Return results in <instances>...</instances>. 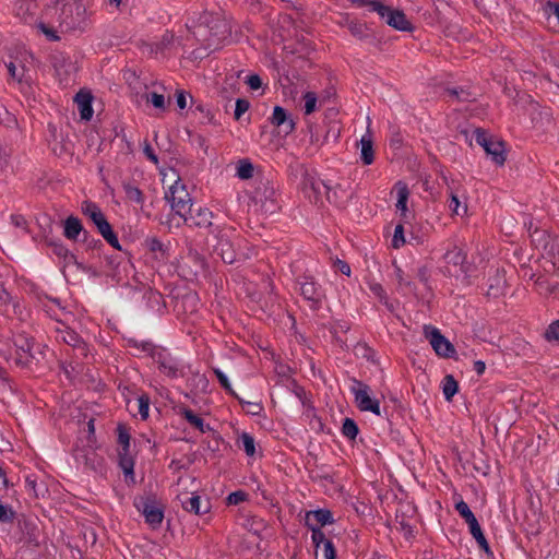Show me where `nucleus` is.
<instances>
[{"instance_id": "9b49d317", "label": "nucleus", "mask_w": 559, "mask_h": 559, "mask_svg": "<svg viewBox=\"0 0 559 559\" xmlns=\"http://www.w3.org/2000/svg\"><path fill=\"white\" fill-rule=\"evenodd\" d=\"M373 12H377L380 17L385 20V23L401 32H412L413 25L407 20L405 13L399 9L385 5L382 2H372Z\"/></svg>"}, {"instance_id": "b1692460", "label": "nucleus", "mask_w": 559, "mask_h": 559, "mask_svg": "<svg viewBox=\"0 0 559 559\" xmlns=\"http://www.w3.org/2000/svg\"><path fill=\"white\" fill-rule=\"evenodd\" d=\"M360 159L364 165H371L374 162L373 141L369 132L360 139Z\"/></svg>"}, {"instance_id": "13d9d810", "label": "nucleus", "mask_w": 559, "mask_h": 559, "mask_svg": "<svg viewBox=\"0 0 559 559\" xmlns=\"http://www.w3.org/2000/svg\"><path fill=\"white\" fill-rule=\"evenodd\" d=\"M250 103L245 98H238L236 100V107L234 111V116L236 120H239L240 117L249 109Z\"/></svg>"}, {"instance_id": "f3484780", "label": "nucleus", "mask_w": 559, "mask_h": 559, "mask_svg": "<svg viewBox=\"0 0 559 559\" xmlns=\"http://www.w3.org/2000/svg\"><path fill=\"white\" fill-rule=\"evenodd\" d=\"M346 26L349 33L361 41L376 45L377 38L373 32L368 27L365 22L358 20H347Z\"/></svg>"}, {"instance_id": "4d7b16f0", "label": "nucleus", "mask_w": 559, "mask_h": 559, "mask_svg": "<svg viewBox=\"0 0 559 559\" xmlns=\"http://www.w3.org/2000/svg\"><path fill=\"white\" fill-rule=\"evenodd\" d=\"M545 338L547 341L559 342V320L554 321L552 323L549 324V326L545 331Z\"/></svg>"}, {"instance_id": "4468645a", "label": "nucleus", "mask_w": 559, "mask_h": 559, "mask_svg": "<svg viewBox=\"0 0 559 559\" xmlns=\"http://www.w3.org/2000/svg\"><path fill=\"white\" fill-rule=\"evenodd\" d=\"M252 200L255 204H260V209L264 213H274L277 207L275 190L269 182L255 188Z\"/></svg>"}, {"instance_id": "49530a36", "label": "nucleus", "mask_w": 559, "mask_h": 559, "mask_svg": "<svg viewBox=\"0 0 559 559\" xmlns=\"http://www.w3.org/2000/svg\"><path fill=\"white\" fill-rule=\"evenodd\" d=\"M450 197L451 198L449 201V209L452 212V214L461 215V216L466 214L467 206L466 205L461 206V202H460L459 198L453 192H451Z\"/></svg>"}, {"instance_id": "cd10ccee", "label": "nucleus", "mask_w": 559, "mask_h": 559, "mask_svg": "<svg viewBox=\"0 0 559 559\" xmlns=\"http://www.w3.org/2000/svg\"><path fill=\"white\" fill-rule=\"evenodd\" d=\"M180 414L191 426H193L200 432L204 433L211 429L210 426L205 425L204 420L199 415L194 414L192 409L185 407L180 411Z\"/></svg>"}, {"instance_id": "f257e3e1", "label": "nucleus", "mask_w": 559, "mask_h": 559, "mask_svg": "<svg viewBox=\"0 0 559 559\" xmlns=\"http://www.w3.org/2000/svg\"><path fill=\"white\" fill-rule=\"evenodd\" d=\"M229 23L218 13L204 12L192 35L202 43L205 50L215 51L230 37Z\"/></svg>"}, {"instance_id": "338daca9", "label": "nucleus", "mask_w": 559, "mask_h": 559, "mask_svg": "<svg viewBox=\"0 0 559 559\" xmlns=\"http://www.w3.org/2000/svg\"><path fill=\"white\" fill-rule=\"evenodd\" d=\"M11 223L17 227V228H27V221L26 218L21 214H12L11 215Z\"/></svg>"}, {"instance_id": "e2e57ef3", "label": "nucleus", "mask_w": 559, "mask_h": 559, "mask_svg": "<svg viewBox=\"0 0 559 559\" xmlns=\"http://www.w3.org/2000/svg\"><path fill=\"white\" fill-rule=\"evenodd\" d=\"M416 276L429 290L431 289L429 286L430 274L427 266L418 267Z\"/></svg>"}, {"instance_id": "6e6552de", "label": "nucleus", "mask_w": 559, "mask_h": 559, "mask_svg": "<svg viewBox=\"0 0 559 559\" xmlns=\"http://www.w3.org/2000/svg\"><path fill=\"white\" fill-rule=\"evenodd\" d=\"M55 340L73 348L75 355L81 358L87 357L88 345L85 341L71 328L61 321H57L52 328Z\"/></svg>"}, {"instance_id": "37998d69", "label": "nucleus", "mask_w": 559, "mask_h": 559, "mask_svg": "<svg viewBox=\"0 0 559 559\" xmlns=\"http://www.w3.org/2000/svg\"><path fill=\"white\" fill-rule=\"evenodd\" d=\"M118 443L121 445L119 451H130V433L123 425H118Z\"/></svg>"}, {"instance_id": "774afa93", "label": "nucleus", "mask_w": 559, "mask_h": 559, "mask_svg": "<svg viewBox=\"0 0 559 559\" xmlns=\"http://www.w3.org/2000/svg\"><path fill=\"white\" fill-rule=\"evenodd\" d=\"M246 83L251 90H258L262 86V80L258 74H251L247 78Z\"/></svg>"}, {"instance_id": "7ed1b4c3", "label": "nucleus", "mask_w": 559, "mask_h": 559, "mask_svg": "<svg viewBox=\"0 0 559 559\" xmlns=\"http://www.w3.org/2000/svg\"><path fill=\"white\" fill-rule=\"evenodd\" d=\"M82 213L88 217L96 226L103 238L116 250H121V246L117 234L112 230L111 225L107 221L100 207L93 201H83L81 204Z\"/></svg>"}, {"instance_id": "6ab92c4d", "label": "nucleus", "mask_w": 559, "mask_h": 559, "mask_svg": "<svg viewBox=\"0 0 559 559\" xmlns=\"http://www.w3.org/2000/svg\"><path fill=\"white\" fill-rule=\"evenodd\" d=\"M93 95L90 91L81 90L76 93L74 97V102L78 105V109L80 111L81 119L83 120H91L94 114L92 103H93Z\"/></svg>"}, {"instance_id": "8fccbe9b", "label": "nucleus", "mask_w": 559, "mask_h": 559, "mask_svg": "<svg viewBox=\"0 0 559 559\" xmlns=\"http://www.w3.org/2000/svg\"><path fill=\"white\" fill-rule=\"evenodd\" d=\"M310 531H311V539H312V543L316 547V549L318 550L320 548L321 545H324L326 540H329L326 537H325V534L323 533V531L319 527H312V526H307Z\"/></svg>"}, {"instance_id": "a211bd4d", "label": "nucleus", "mask_w": 559, "mask_h": 559, "mask_svg": "<svg viewBox=\"0 0 559 559\" xmlns=\"http://www.w3.org/2000/svg\"><path fill=\"white\" fill-rule=\"evenodd\" d=\"M334 522L333 514L328 509H318L306 513V526L319 527Z\"/></svg>"}, {"instance_id": "c85d7f7f", "label": "nucleus", "mask_w": 559, "mask_h": 559, "mask_svg": "<svg viewBox=\"0 0 559 559\" xmlns=\"http://www.w3.org/2000/svg\"><path fill=\"white\" fill-rule=\"evenodd\" d=\"M395 188L397 190V201L395 206L399 211L405 214V212L407 211V200L409 197L408 187L406 183L397 181Z\"/></svg>"}, {"instance_id": "a18cd8bd", "label": "nucleus", "mask_w": 559, "mask_h": 559, "mask_svg": "<svg viewBox=\"0 0 559 559\" xmlns=\"http://www.w3.org/2000/svg\"><path fill=\"white\" fill-rule=\"evenodd\" d=\"M146 102H150L152 103V105L157 108V109H160V110H165L166 109V100H165V97L163 94H157L155 92H152V93H147L144 95Z\"/></svg>"}, {"instance_id": "5fc2aeb1", "label": "nucleus", "mask_w": 559, "mask_h": 559, "mask_svg": "<svg viewBox=\"0 0 559 559\" xmlns=\"http://www.w3.org/2000/svg\"><path fill=\"white\" fill-rule=\"evenodd\" d=\"M370 290L373 293L374 296H377L379 298V300L381 302H383L390 310H392V306L389 305V300H388V296H386V293L384 290V288L382 287L381 284L379 283H374V284H371L370 285Z\"/></svg>"}, {"instance_id": "052dcab7", "label": "nucleus", "mask_w": 559, "mask_h": 559, "mask_svg": "<svg viewBox=\"0 0 559 559\" xmlns=\"http://www.w3.org/2000/svg\"><path fill=\"white\" fill-rule=\"evenodd\" d=\"M37 28H38L43 34H45V35H46V37H47L49 40L57 41V40H59V39H60V37L57 35V32H56L53 28H51V27L47 26L44 22H39V23L37 24Z\"/></svg>"}, {"instance_id": "412c9836", "label": "nucleus", "mask_w": 559, "mask_h": 559, "mask_svg": "<svg viewBox=\"0 0 559 559\" xmlns=\"http://www.w3.org/2000/svg\"><path fill=\"white\" fill-rule=\"evenodd\" d=\"M215 252L225 263L231 264L237 261V253L234 249V245L227 237L221 236L218 238L215 246Z\"/></svg>"}, {"instance_id": "bf43d9fd", "label": "nucleus", "mask_w": 559, "mask_h": 559, "mask_svg": "<svg viewBox=\"0 0 559 559\" xmlns=\"http://www.w3.org/2000/svg\"><path fill=\"white\" fill-rule=\"evenodd\" d=\"M25 486L26 489L32 492L35 497H38L40 493V488L38 487L37 480L34 475H27L25 477Z\"/></svg>"}, {"instance_id": "0eeeda50", "label": "nucleus", "mask_w": 559, "mask_h": 559, "mask_svg": "<svg viewBox=\"0 0 559 559\" xmlns=\"http://www.w3.org/2000/svg\"><path fill=\"white\" fill-rule=\"evenodd\" d=\"M153 361L159 372L169 379L183 378L187 374V366L165 348L153 353Z\"/></svg>"}, {"instance_id": "a19ab883", "label": "nucleus", "mask_w": 559, "mask_h": 559, "mask_svg": "<svg viewBox=\"0 0 559 559\" xmlns=\"http://www.w3.org/2000/svg\"><path fill=\"white\" fill-rule=\"evenodd\" d=\"M213 372L216 376L221 386L230 395L235 396L240 403H242V400L236 394V392L233 390L231 384L227 378V376L219 369V368H213Z\"/></svg>"}, {"instance_id": "20e7f679", "label": "nucleus", "mask_w": 559, "mask_h": 559, "mask_svg": "<svg viewBox=\"0 0 559 559\" xmlns=\"http://www.w3.org/2000/svg\"><path fill=\"white\" fill-rule=\"evenodd\" d=\"M134 508L144 516L145 523L153 530L160 527L165 507L157 499L155 493L147 492L142 496H136L133 500Z\"/></svg>"}, {"instance_id": "680f3d73", "label": "nucleus", "mask_w": 559, "mask_h": 559, "mask_svg": "<svg viewBox=\"0 0 559 559\" xmlns=\"http://www.w3.org/2000/svg\"><path fill=\"white\" fill-rule=\"evenodd\" d=\"M247 499V493L242 490H237L228 495L227 502L228 504H239L240 502Z\"/></svg>"}, {"instance_id": "f03ea898", "label": "nucleus", "mask_w": 559, "mask_h": 559, "mask_svg": "<svg viewBox=\"0 0 559 559\" xmlns=\"http://www.w3.org/2000/svg\"><path fill=\"white\" fill-rule=\"evenodd\" d=\"M35 341L26 333H14L5 342H0V356L21 369H31L38 361L34 352Z\"/></svg>"}, {"instance_id": "7c9ffc66", "label": "nucleus", "mask_w": 559, "mask_h": 559, "mask_svg": "<svg viewBox=\"0 0 559 559\" xmlns=\"http://www.w3.org/2000/svg\"><path fill=\"white\" fill-rule=\"evenodd\" d=\"M254 167L249 158H242L237 162L236 176L242 180L253 177Z\"/></svg>"}, {"instance_id": "864d4df0", "label": "nucleus", "mask_w": 559, "mask_h": 559, "mask_svg": "<svg viewBox=\"0 0 559 559\" xmlns=\"http://www.w3.org/2000/svg\"><path fill=\"white\" fill-rule=\"evenodd\" d=\"M404 245H405L404 227L402 224H397L395 226L393 238H392V247L394 249H399Z\"/></svg>"}, {"instance_id": "ea45409f", "label": "nucleus", "mask_w": 559, "mask_h": 559, "mask_svg": "<svg viewBox=\"0 0 559 559\" xmlns=\"http://www.w3.org/2000/svg\"><path fill=\"white\" fill-rule=\"evenodd\" d=\"M359 432L358 425L356 421L349 417H346L343 420L342 425V433L344 437L348 438L349 440H354Z\"/></svg>"}, {"instance_id": "58836bf2", "label": "nucleus", "mask_w": 559, "mask_h": 559, "mask_svg": "<svg viewBox=\"0 0 559 559\" xmlns=\"http://www.w3.org/2000/svg\"><path fill=\"white\" fill-rule=\"evenodd\" d=\"M455 510L459 512V514L465 520V522L468 524V527L473 526L474 524L478 523L476 516L471 511L468 504L461 500L455 504Z\"/></svg>"}, {"instance_id": "f8f14e48", "label": "nucleus", "mask_w": 559, "mask_h": 559, "mask_svg": "<svg viewBox=\"0 0 559 559\" xmlns=\"http://www.w3.org/2000/svg\"><path fill=\"white\" fill-rule=\"evenodd\" d=\"M425 335L429 338L430 345L437 356L441 358H455L456 349L454 345L442 335L437 328L426 325Z\"/></svg>"}, {"instance_id": "79ce46f5", "label": "nucleus", "mask_w": 559, "mask_h": 559, "mask_svg": "<svg viewBox=\"0 0 559 559\" xmlns=\"http://www.w3.org/2000/svg\"><path fill=\"white\" fill-rule=\"evenodd\" d=\"M239 441L241 442L242 449L246 452L248 456H253L255 453V442L251 435L248 432H242V435L239 438Z\"/></svg>"}, {"instance_id": "bb28decb", "label": "nucleus", "mask_w": 559, "mask_h": 559, "mask_svg": "<svg viewBox=\"0 0 559 559\" xmlns=\"http://www.w3.org/2000/svg\"><path fill=\"white\" fill-rule=\"evenodd\" d=\"M181 506L186 511L194 514H204L209 511V503L203 510L201 509V498L198 495L186 497L181 500Z\"/></svg>"}, {"instance_id": "0e129e2a", "label": "nucleus", "mask_w": 559, "mask_h": 559, "mask_svg": "<svg viewBox=\"0 0 559 559\" xmlns=\"http://www.w3.org/2000/svg\"><path fill=\"white\" fill-rule=\"evenodd\" d=\"M324 559H335L336 550L332 540H326L322 548Z\"/></svg>"}, {"instance_id": "f704fd0d", "label": "nucleus", "mask_w": 559, "mask_h": 559, "mask_svg": "<svg viewBox=\"0 0 559 559\" xmlns=\"http://www.w3.org/2000/svg\"><path fill=\"white\" fill-rule=\"evenodd\" d=\"M394 273L397 280L399 288L404 292L415 294L416 285L408 277L405 276L404 271L396 264H394Z\"/></svg>"}, {"instance_id": "4c0bfd02", "label": "nucleus", "mask_w": 559, "mask_h": 559, "mask_svg": "<svg viewBox=\"0 0 559 559\" xmlns=\"http://www.w3.org/2000/svg\"><path fill=\"white\" fill-rule=\"evenodd\" d=\"M128 346L130 348H134L141 353H147L153 358V353L157 352L159 348H156V346L151 341H138L135 338H129L128 340Z\"/></svg>"}, {"instance_id": "72a5a7b5", "label": "nucleus", "mask_w": 559, "mask_h": 559, "mask_svg": "<svg viewBox=\"0 0 559 559\" xmlns=\"http://www.w3.org/2000/svg\"><path fill=\"white\" fill-rule=\"evenodd\" d=\"M459 390V383L452 374H447L442 381V393L447 401H451Z\"/></svg>"}, {"instance_id": "603ef678", "label": "nucleus", "mask_w": 559, "mask_h": 559, "mask_svg": "<svg viewBox=\"0 0 559 559\" xmlns=\"http://www.w3.org/2000/svg\"><path fill=\"white\" fill-rule=\"evenodd\" d=\"M82 242L86 246V249L91 250H99L104 247L100 239H96L91 236V234L86 230L82 237Z\"/></svg>"}, {"instance_id": "6e6d98bb", "label": "nucleus", "mask_w": 559, "mask_h": 559, "mask_svg": "<svg viewBox=\"0 0 559 559\" xmlns=\"http://www.w3.org/2000/svg\"><path fill=\"white\" fill-rule=\"evenodd\" d=\"M139 402V413L142 419H146L148 417L150 409V397L146 394H142L138 399Z\"/></svg>"}, {"instance_id": "c03bdc74", "label": "nucleus", "mask_w": 559, "mask_h": 559, "mask_svg": "<svg viewBox=\"0 0 559 559\" xmlns=\"http://www.w3.org/2000/svg\"><path fill=\"white\" fill-rule=\"evenodd\" d=\"M198 296L195 294H186L177 300V307L180 305L186 310V306L190 307V312H194L198 306Z\"/></svg>"}, {"instance_id": "9d476101", "label": "nucleus", "mask_w": 559, "mask_h": 559, "mask_svg": "<svg viewBox=\"0 0 559 559\" xmlns=\"http://www.w3.org/2000/svg\"><path fill=\"white\" fill-rule=\"evenodd\" d=\"M354 385L350 388L355 397V403L361 412H370L377 416H381L380 402L371 397V389L368 384L357 379L353 380Z\"/></svg>"}, {"instance_id": "ddd939ff", "label": "nucleus", "mask_w": 559, "mask_h": 559, "mask_svg": "<svg viewBox=\"0 0 559 559\" xmlns=\"http://www.w3.org/2000/svg\"><path fill=\"white\" fill-rule=\"evenodd\" d=\"M298 285L301 296L311 302L312 309H318L324 297V292L320 284H318L312 276L304 275L298 280Z\"/></svg>"}, {"instance_id": "3c124183", "label": "nucleus", "mask_w": 559, "mask_h": 559, "mask_svg": "<svg viewBox=\"0 0 559 559\" xmlns=\"http://www.w3.org/2000/svg\"><path fill=\"white\" fill-rule=\"evenodd\" d=\"M490 281L492 282L489 284L488 295L497 297L502 294L504 280L497 274L493 278H490Z\"/></svg>"}, {"instance_id": "2eb2a0df", "label": "nucleus", "mask_w": 559, "mask_h": 559, "mask_svg": "<svg viewBox=\"0 0 559 559\" xmlns=\"http://www.w3.org/2000/svg\"><path fill=\"white\" fill-rule=\"evenodd\" d=\"M213 214L207 207L200 206L194 210L193 206L189 214H186L181 218L185 225L192 228H207L212 225Z\"/></svg>"}, {"instance_id": "5701e85b", "label": "nucleus", "mask_w": 559, "mask_h": 559, "mask_svg": "<svg viewBox=\"0 0 559 559\" xmlns=\"http://www.w3.org/2000/svg\"><path fill=\"white\" fill-rule=\"evenodd\" d=\"M86 231L83 228L82 222L75 216H69L63 223V235L69 240H78L80 235Z\"/></svg>"}, {"instance_id": "39448f33", "label": "nucleus", "mask_w": 559, "mask_h": 559, "mask_svg": "<svg viewBox=\"0 0 559 559\" xmlns=\"http://www.w3.org/2000/svg\"><path fill=\"white\" fill-rule=\"evenodd\" d=\"M531 241L536 249L543 250V255L551 263L552 271L559 274V239L548 230L535 227L531 233Z\"/></svg>"}, {"instance_id": "c756f323", "label": "nucleus", "mask_w": 559, "mask_h": 559, "mask_svg": "<svg viewBox=\"0 0 559 559\" xmlns=\"http://www.w3.org/2000/svg\"><path fill=\"white\" fill-rule=\"evenodd\" d=\"M242 525L254 535H260L266 528L265 521L255 515L246 518Z\"/></svg>"}, {"instance_id": "4be33fe9", "label": "nucleus", "mask_w": 559, "mask_h": 559, "mask_svg": "<svg viewBox=\"0 0 559 559\" xmlns=\"http://www.w3.org/2000/svg\"><path fill=\"white\" fill-rule=\"evenodd\" d=\"M118 464L124 474L126 481L128 484H134V460L130 451H118Z\"/></svg>"}, {"instance_id": "de8ad7c7", "label": "nucleus", "mask_w": 559, "mask_h": 559, "mask_svg": "<svg viewBox=\"0 0 559 559\" xmlns=\"http://www.w3.org/2000/svg\"><path fill=\"white\" fill-rule=\"evenodd\" d=\"M305 100V115H310L316 110L317 94L314 92H306L302 96Z\"/></svg>"}, {"instance_id": "dca6fc26", "label": "nucleus", "mask_w": 559, "mask_h": 559, "mask_svg": "<svg viewBox=\"0 0 559 559\" xmlns=\"http://www.w3.org/2000/svg\"><path fill=\"white\" fill-rule=\"evenodd\" d=\"M307 132L309 134V142L311 147L318 151L321 146H323L330 136H333L336 140L340 136V129L330 128L324 135L321 134V129L313 122H307Z\"/></svg>"}, {"instance_id": "e433bc0d", "label": "nucleus", "mask_w": 559, "mask_h": 559, "mask_svg": "<svg viewBox=\"0 0 559 559\" xmlns=\"http://www.w3.org/2000/svg\"><path fill=\"white\" fill-rule=\"evenodd\" d=\"M122 189H123L128 200H130L131 202H134L136 204H143L144 194L136 186H134L130 182H123Z\"/></svg>"}, {"instance_id": "aec40b11", "label": "nucleus", "mask_w": 559, "mask_h": 559, "mask_svg": "<svg viewBox=\"0 0 559 559\" xmlns=\"http://www.w3.org/2000/svg\"><path fill=\"white\" fill-rule=\"evenodd\" d=\"M270 121L275 127H283L284 132L286 134L292 133L296 129V123H295L294 119L281 106L274 107L273 115H272Z\"/></svg>"}, {"instance_id": "1a4fd4ad", "label": "nucleus", "mask_w": 559, "mask_h": 559, "mask_svg": "<svg viewBox=\"0 0 559 559\" xmlns=\"http://www.w3.org/2000/svg\"><path fill=\"white\" fill-rule=\"evenodd\" d=\"M475 142L480 145L487 155L499 166L507 159L504 142L490 135L484 129L477 128L474 131Z\"/></svg>"}, {"instance_id": "473e14b6", "label": "nucleus", "mask_w": 559, "mask_h": 559, "mask_svg": "<svg viewBox=\"0 0 559 559\" xmlns=\"http://www.w3.org/2000/svg\"><path fill=\"white\" fill-rule=\"evenodd\" d=\"M83 451H78L75 454V459L78 461H83V463L90 467L91 469H96L97 466L102 464L103 459L99 457L93 450L87 451L82 454Z\"/></svg>"}, {"instance_id": "393cba45", "label": "nucleus", "mask_w": 559, "mask_h": 559, "mask_svg": "<svg viewBox=\"0 0 559 559\" xmlns=\"http://www.w3.org/2000/svg\"><path fill=\"white\" fill-rule=\"evenodd\" d=\"M144 246L152 253L155 254V258L165 261L168 259V246L162 242L157 237H147L144 240Z\"/></svg>"}, {"instance_id": "c9c22d12", "label": "nucleus", "mask_w": 559, "mask_h": 559, "mask_svg": "<svg viewBox=\"0 0 559 559\" xmlns=\"http://www.w3.org/2000/svg\"><path fill=\"white\" fill-rule=\"evenodd\" d=\"M469 532H471L472 536L476 539L480 549H483L487 555L492 556V551L489 547V544H488L485 535L483 534L479 523H476L473 526H471Z\"/></svg>"}, {"instance_id": "09e8293b", "label": "nucleus", "mask_w": 559, "mask_h": 559, "mask_svg": "<svg viewBox=\"0 0 559 559\" xmlns=\"http://www.w3.org/2000/svg\"><path fill=\"white\" fill-rule=\"evenodd\" d=\"M14 518L15 511L12 509V507L0 501V522L12 523Z\"/></svg>"}, {"instance_id": "a878e982", "label": "nucleus", "mask_w": 559, "mask_h": 559, "mask_svg": "<svg viewBox=\"0 0 559 559\" xmlns=\"http://www.w3.org/2000/svg\"><path fill=\"white\" fill-rule=\"evenodd\" d=\"M444 259L448 264L460 265L463 273H467L468 267L465 265L466 253L459 247H453L448 250L444 254Z\"/></svg>"}, {"instance_id": "423d86ee", "label": "nucleus", "mask_w": 559, "mask_h": 559, "mask_svg": "<svg viewBox=\"0 0 559 559\" xmlns=\"http://www.w3.org/2000/svg\"><path fill=\"white\" fill-rule=\"evenodd\" d=\"M166 201L170 204L171 210L180 218L190 213L193 206V199L188 188L182 183L181 179H177L165 193Z\"/></svg>"}, {"instance_id": "69168bd1", "label": "nucleus", "mask_w": 559, "mask_h": 559, "mask_svg": "<svg viewBox=\"0 0 559 559\" xmlns=\"http://www.w3.org/2000/svg\"><path fill=\"white\" fill-rule=\"evenodd\" d=\"M174 39H175L174 34L170 32H166L162 36L160 41L157 44V49H160V50L166 49L167 47H169L173 44Z\"/></svg>"}, {"instance_id": "2f4dec72", "label": "nucleus", "mask_w": 559, "mask_h": 559, "mask_svg": "<svg viewBox=\"0 0 559 559\" xmlns=\"http://www.w3.org/2000/svg\"><path fill=\"white\" fill-rule=\"evenodd\" d=\"M447 93L459 102H473L477 96L476 93L461 86L447 88Z\"/></svg>"}]
</instances>
